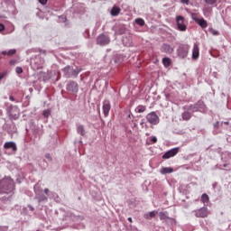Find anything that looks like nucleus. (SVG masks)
Returning <instances> with one entry per match:
<instances>
[{"mask_svg":"<svg viewBox=\"0 0 231 231\" xmlns=\"http://www.w3.org/2000/svg\"><path fill=\"white\" fill-rule=\"evenodd\" d=\"M14 180L7 179L4 180V183L0 187V194H12L14 192Z\"/></svg>","mask_w":231,"mask_h":231,"instance_id":"nucleus-1","label":"nucleus"},{"mask_svg":"<svg viewBox=\"0 0 231 231\" xmlns=\"http://www.w3.org/2000/svg\"><path fill=\"white\" fill-rule=\"evenodd\" d=\"M146 120L152 125H158L160 124V117L156 115V112H151L146 116Z\"/></svg>","mask_w":231,"mask_h":231,"instance_id":"nucleus-2","label":"nucleus"},{"mask_svg":"<svg viewBox=\"0 0 231 231\" xmlns=\"http://www.w3.org/2000/svg\"><path fill=\"white\" fill-rule=\"evenodd\" d=\"M190 47L189 45H180L177 50L178 57L180 59H185L189 55V51Z\"/></svg>","mask_w":231,"mask_h":231,"instance_id":"nucleus-3","label":"nucleus"},{"mask_svg":"<svg viewBox=\"0 0 231 231\" xmlns=\"http://www.w3.org/2000/svg\"><path fill=\"white\" fill-rule=\"evenodd\" d=\"M177 28L180 32H186L187 25L185 24V18L181 15L176 17Z\"/></svg>","mask_w":231,"mask_h":231,"instance_id":"nucleus-4","label":"nucleus"},{"mask_svg":"<svg viewBox=\"0 0 231 231\" xmlns=\"http://www.w3.org/2000/svg\"><path fill=\"white\" fill-rule=\"evenodd\" d=\"M191 18L193 21H195V23H197V24H199L201 28H207V26H208V23H207L205 19L198 17L197 13L191 14Z\"/></svg>","mask_w":231,"mask_h":231,"instance_id":"nucleus-5","label":"nucleus"},{"mask_svg":"<svg viewBox=\"0 0 231 231\" xmlns=\"http://www.w3.org/2000/svg\"><path fill=\"white\" fill-rule=\"evenodd\" d=\"M178 152H180V147L172 148L162 155V160H169V158H174V156H176Z\"/></svg>","mask_w":231,"mask_h":231,"instance_id":"nucleus-6","label":"nucleus"},{"mask_svg":"<svg viewBox=\"0 0 231 231\" xmlns=\"http://www.w3.org/2000/svg\"><path fill=\"white\" fill-rule=\"evenodd\" d=\"M111 41L109 40V37L106 36V34H101L97 37V44L100 46H106L109 44Z\"/></svg>","mask_w":231,"mask_h":231,"instance_id":"nucleus-7","label":"nucleus"},{"mask_svg":"<svg viewBox=\"0 0 231 231\" xmlns=\"http://www.w3.org/2000/svg\"><path fill=\"white\" fill-rule=\"evenodd\" d=\"M67 91H69L70 93H79V84L75 81H70L67 85Z\"/></svg>","mask_w":231,"mask_h":231,"instance_id":"nucleus-8","label":"nucleus"},{"mask_svg":"<svg viewBox=\"0 0 231 231\" xmlns=\"http://www.w3.org/2000/svg\"><path fill=\"white\" fill-rule=\"evenodd\" d=\"M195 216L196 217H207L208 216V208L204 207L195 210Z\"/></svg>","mask_w":231,"mask_h":231,"instance_id":"nucleus-9","label":"nucleus"},{"mask_svg":"<svg viewBox=\"0 0 231 231\" xmlns=\"http://www.w3.org/2000/svg\"><path fill=\"white\" fill-rule=\"evenodd\" d=\"M161 51H162V53L171 54L174 52V47L171 46V44L164 43L161 47Z\"/></svg>","mask_w":231,"mask_h":231,"instance_id":"nucleus-10","label":"nucleus"},{"mask_svg":"<svg viewBox=\"0 0 231 231\" xmlns=\"http://www.w3.org/2000/svg\"><path fill=\"white\" fill-rule=\"evenodd\" d=\"M111 111V103L109 100H105L103 102V113L105 116H109V112Z\"/></svg>","mask_w":231,"mask_h":231,"instance_id":"nucleus-11","label":"nucleus"},{"mask_svg":"<svg viewBox=\"0 0 231 231\" xmlns=\"http://www.w3.org/2000/svg\"><path fill=\"white\" fill-rule=\"evenodd\" d=\"M192 59L193 60L199 59V46L196 43L194 44L192 50Z\"/></svg>","mask_w":231,"mask_h":231,"instance_id":"nucleus-12","label":"nucleus"},{"mask_svg":"<svg viewBox=\"0 0 231 231\" xmlns=\"http://www.w3.org/2000/svg\"><path fill=\"white\" fill-rule=\"evenodd\" d=\"M5 149H13V151H17V145L14 142H7L4 144Z\"/></svg>","mask_w":231,"mask_h":231,"instance_id":"nucleus-13","label":"nucleus"},{"mask_svg":"<svg viewBox=\"0 0 231 231\" xmlns=\"http://www.w3.org/2000/svg\"><path fill=\"white\" fill-rule=\"evenodd\" d=\"M161 174H171V172H174V169L171 167H163L160 170Z\"/></svg>","mask_w":231,"mask_h":231,"instance_id":"nucleus-14","label":"nucleus"},{"mask_svg":"<svg viewBox=\"0 0 231 231\" xmlns=\"http://www.w3.org/2000/svg\"><path fill=\"white\" fill-rule=\"evenodd\" d=\"M15 53H17V51L15 49L2 51V55H7L8 57H12V55H15Z\"/></svg>","mask_w":231,"mask_h":231,"instance_id":"nucleus-15","label":"nucleus"},{"mask_svg":"<svg viewBox=\"0 0 231 231\" xmlns=\"http://www.w3.org/2000/svg\"><path fill=\"white\" fill-rule=\"evenodd\" d=\"M120 14V7H117V6H114L112 9H111V15L113 17H116V15H118Z\"/></svg>","mask_w":231,"mask_h":231,"instance_id":"nucleus-16","label":"nucleus"},{"mask_svg":"<svg viewBox=\"0 0 231 231\" xmlns=\"http://www.w3.org/2000/svg\"><path fill=\"white\" fill-rule=\"evenodd\" d=\"M203 106V101H199L197 105H190L189 106V111H198V106Z\"/></svg>","mask_w":231,"mask_h":231,"instance_id":"nucleus-17","label":"nucleus"},{"mask_svg":"<svg viewBox=\"0 0 231 231\" xmlns=\"http://www.w3.org/2000/svg\"><path fill=\"white\" fill-rule=\"evenodd\" d=\"M171 58H163L162 59V64L165 68H169V66H171Z\"/></svg>","mask_w":231,"mask_h":231,"instance_id":"nucleus-18","label":"nucleus"},{"mask_svg":"<svg viewBox=\"0 0 231 231\" xmlns=\"http://www.w3.org/2000/svg\"><path fill=\"white\" fill-rule=\"evenodd\" d=\"M156 214H158V212L151 211L149 214H145L144 217H145V219H150V218H152V217H156Z\"/></svg>","mask_w":231,"mask_h":231,"instance_id":"nucleus-19","label":"nucleus"},{"mask_svg":"<svg viewBox=\"0 0 231 231\" xmlns=\"http://www.w3.org/2000/svg\"><path fill=\"white\" fill-rule=\"evenodd\" d=\"M159 217L162 221H167V219H169L166 212H160Z\"/></svg>","mask_w":231,"mask_h":231,"instance_id":"nucleus-20","label":"nucleus"},{"mask_svg":"<svg viewBox=\"0 0 231 231\" xmlns=\"http://www.w3.org/2000/svg\"><path fill=\"white\" fill-rule=\"evenodd\" d=\"M65 77L67 78H69V72L71 71V67L68 66V67H65L63 69H62Z\"/></svg>","mask_w":231,"mask_h":231,"instance_id":"nucleus-21","label":"nucleus"},{"mask_svg":"<svg viewBox=\"0 0 231 231\" xmlns=\"http://www.w3.org/2000/svg\"><path fill=\"white\" fill-rule=\"evenodd\" d=\"M191 116L189 111L182 113V120H190Z\"/></svg>","mask_w":231,"mask_h":231,"instance_id":"nucleus-22","label":"nucleus"},{"mask_svg":"<svg viewBox=\"0 0 231 231\" xmlns=\"http://www.w3.org/2000/svg\"><path fill=\"white\" fill-rule=\"evenodd\" d=\"M201 201L204 203H208L210 201V198L207 195V193L202 194L201 196Z\"/></svg>","mask_w":231,"mask_h":231,"instance_id":"nucleus-23","label":"nucleus"},{"mask_svg":"<svg viewBox=\"0 0 231 231\" xmlns=\"http://www.w3.org/2000/svg\"><path fill=\"white\" fill-rule=\"evenodd\" d=\"M77 131L79 134H81V136H84V134H86V130L84 129L83 125H79Z\"/></svg>","mask_w":231,"mask_h":231,"instance_id":"nucleus-24","label":"nucleus"},{"mask_svg":"<svg viewBox=\"0 0 231 231\" xmlns=\"http://www.w3.org/2000/svg\"><path fill=\"white\" fill-rule=\"evenodd\" d=\"M135 23L139 26H144L145 25V21L143 19H142V18H136L135 19Z\"/></svg>","mask_w":231,"mask_h":231,"instance_id":"nucleus-25","label":"nucleus"},{"mask_svg":"<svg viewBox=\"0 0 231 231\" xmlns=\"http://www.w3.org/2000/svg\"><path fill=\"white\" fill-rule=\"evenodd\" d=\"M135 111H136L137 113H144V111H145V106L139 105V106L135 108Z\"/></svg>","mask_w":231,"mask_h":231,"instance_id":"nucleus-26","label":"nucleus"},{"mask_svg":"<svg viewBox=\"0 0 231 231\" xmlns=\"http://www.w3.org/2000/svg\"><path fill=\"white\" fill-rule=\"evenodd\" d=\"M117 35H124L125 33V27L121 26L119 29L116 31Z\"/></svg>","mask_w":231,"mask_h":231,"instance_id":"nucleus-27","label":"nucleus"},{"mask_svg":"<svg viewBox=\"0 0 231 231\" xmlns=\"http://www.w3.org/2000/svg\"><path fill=\"white\" fill-rule=\"evenodd\" d=\"M204 3L207 5H216L217 3V0H204Z\"/></svg>","mask_w":231,"mask_h":231,"instance_id":"nucleus-28","label":"nucleus"},{"mask_svg":"<svg viewBox=\"0 0 231 231\" xmlns=\"http://www.w3.org/2000/svg\"><path fill=\"white\" fill-rule=\"evenodd\" d=\"M209 32H210V33H211L212 35H219V32H217V31H216V30H214V29H210Z\"/></svg>","mask_w":231,"mask_h":231,"instance_id":"nucleus-29","label":"nucleus"},{"mask_svg":"<svg viewBox=\"0 0 231 231\" xmlns=\"http://www.w3.org/2000/svg\"><path fill=\"white\" fill-rule=\"evenodd\" d=\"M15 71L18 75H21L23 73V68L21 67H16Z\"/></svg>","mask_w":231,"mask_h":231,"instance_id":"nucleus-30","label":"nucleus"},{"mask_svg":"<svg viewBox=\"0 0 231 231\" xmlns=\"http://www.w3.org/2000/svg\"><path fill=\"white\" fill-rule=\"evenodd\" d=\"M43 116H45V118H48V116H50V110L43 111Z\"/></svg>","mask_w":231,"mask_h":231,"instance_id":"nucleus-31","label":"nucleus"},{"mask_svg":"<svg viewBox=\"0 0 231 231\" xmlns=\"http://www.w3.org/2000/svg\"><path fill=\"white\" fill-rule=\"evenodd\" d=\"M9 63H10L11 66H15V64H17V60H11Z\"/></svg>","mask_w":231,"mask_h":231,"instance_id":"nucleus-32","label":"nucleus"},{"mask_svg":"<svg viewBox=\"0 0 231 231\" xmlns=\"http://www.w3.org/2000/svg\"><path fill=\"white\" fill-rule=\"evenodd\" d=\"M151 142H152V143H156V142H158V138L152 137Z\"/></svg>","mask_w":231,"mask_h":231,"instance_id":"nucleus-33","label":"nucleus"},{"mask_svg":"<svg viewBox=\"0 0 231 231\" xmlns=\"http://www.w3.org/2000/svg\"><path fill=\"white\" fill-rule=\"evenodd\" d=\"M41 5H46L48 3V0H38Z\"/></svg>","mask_w":231,"mask_h":231,"instance_id":"nucleus-34","label":"nucleus"},{"mask_svg":"<svg viewBox=\"0 0 231 231\" xmlns=\"http://www.w3.org/2000/svg\"><path fill=\"white\" fill-rule=\"evenodd\" d=\"M8 230V226H1L0 231H6Z\"/></svg>","mask_w":231,"mask_h":231,"instance_id":"nucleus-35","label":"nucleus"},{"mask_svg":"<svg viewBox=\"0 0 231 231\" xmlns=\"http://www.w3.org/2000/svg\"><path fill=\"white\" fill-rule=\"evenodd\" d=\"M5 30V24L0 23V32H4Z\"/></svg>","mask_w":231,"mask_h":231,"instance_id":"nucleus-36","label":"nucleus"},{"mask_svg":"<svg viewBox=\"0 0 231 231\" xmlns=\"http://www.w3.org/2000/svg\"><path fill=\"white\" fill-rule=\"evenodd\" d=\"M9 100H11V102H15V97H14V96H10Z\"/></svg>","mask_w":231,"mask_h":231,"instance_id":"nucleus-37","label":"nucleus"},{"mask_svg":"<svg viewBox=\"0 0 231 231\" xmlns=\"http://www.w3.org/2000/svg\"><path fill=\"white\" fill-rule=\"evenodd\" d=\"M45 158H46L47 160L51 161V156L50 155V153H47V154L45 155Z\"/></svg>","mask_w":231,"mask_h":231,"instance_id":"nucleus-38","label":"nucleus"},{"mask_svg":"<svg viewBox=\"0 0 231 231\" xmlns=\"http://www.w3.org/2000/svg\"><path fill=\"white\" fill-rule=\"evenodd\" d=\"M180 3L184 5H189V0H180Z\"/></svg>","mask_w":231,"mask_h":231,"instance_id":"nucleus-39","label":"nucleus"},{"mask_svg":"<svg viewBox=\"0 0 231 231\" xmlns=\"http://www.w3.org/2000/svg\"><path fill=\"white\" fill-rule=\"evenodd\" d=\"M3 79H5V74L4 73H0V80H3Z\"/></svg>","mask_w":231,"mask_h":231,"instance_id":"nucleus-40","label":"nucleus"},{"mask_svg":"<svg viewBox=\"0 0 231 231\" xmlns=\"http://www.w3.org/2000/svg\"><path fill=\"white\" fill-rule=\"evenodd\" d=\"M44 193H45L46 195H48V194L50 193V189H44Z\"/></svg>","mask_w":231,"mask_h":231,"instance_id":"nucleus-41","label":"nucleus"},{"mask_svg":"<svg viewBox=\"0 0 231 231\" xmlns=\"http://www.w3.org/2000/svg\"><path fill=\"white\" fill-rule=\"evenodd\" d=\"M143 124H145V123H143V120H142V122L140 123V125H141L142 127H143Z\"/></svg>","mask_w":231,"mask_h":231,"instance_id":"nucleus-42","label":"nucleus"},{"mask_svg":"<svg viewBox=\"0 0 231 231\" xmlns=\"http://www.w3.org/2000/svg\"><path fill=\"white\" fill-rule=\"evenodd\" d=\"M128 221H129L130 223H133V218H132V217H128Z\"/></svg>","mask_w":231,"mask_h":231,"instance_id":"nucleus-43","label":"nucleus"},{"mask_svg":"<svg viewBox=\"0 0 231 231\" xmlns=\"http://www.w3.org/2000/svg\"><path fill=\"white\" fill-rule=\"evenodd\" d=\"M48 199L47 198H43L42 199V201H46Z\"/></svg>","mask_w":231,"mask_h":231,"instance_id":"nucleus-44","label":"nucleus"},{"mask_svg":"<svg viewBox=\"0 0 231 231\" xmlns=\"http://www.w3.org/2000/svg\"><path fill=\"white\" fill-rule=\"evenodd\" d=\"M203 12H206V9H204Z\"/></svg>","mask_w":231,"mask_h":231,"instance_id":"nucleus-45","label":"nucleus"}]
</instances>
